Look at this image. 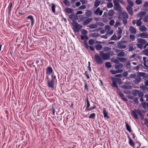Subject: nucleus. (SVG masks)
Returning <instances> with one entry per match:
<instances>
[{"mask_svg": "<svg viewBox=\"0 0 148 148\" xmlns=\"http://www.w3.org/2000/svg\"><path fill=\"white\" fill-rule=\"evenodd\" d=\"M114 12L112 10H110L108 13V15L110 16H112L114 14Z\"/></svg>", "mask_w": 148, "mask_h": 148, "instance_id": "nucleus-35", "label": "nucleus"}, {"mask_svg": "<svg viewBox=\"0 0 148 148\" xmlns=\"http://www.w3.org/2000/svg\"><path fill=\"white\" fill-rule=\"evenodd\" d=\"M127 1L130 6H131V7H132L133 6L134 3L131 0H127Z\"/></svg>", "mask_w": 148, "mask_h": 148, "instance_id": "nucleus-44", "label": "nucleus"}, {"mask_svg": "<svg viewBox=\"0 0 148 148\" xmlns=\"http://www.w3.org/2000/svg\"><path fill=\"white\" fill-rule=\"evenodd\" d=\"M73 27V30L75 32H79L83 26L75 21H73L72 24Z\"/></svg>", "mask_w": 148, "mask_h": 148, "instance_id": "nucleus-6", "label": "nucleus"}, {"mask_svg": "<svg viewBox=\"0 0 148 148\" xmlns=\"http://www.w3.org/2000/svg\"><path fill=\"white\" fill-rule=\"evenodd\" d=\"M88 42L90 45H92L94 43V41L93 39H90L89 40Z\"/></svg>", "mask_w": 148, "mask_h": 148, "instance_id": "nucleus-55", "label": "nucleus"}, {"mask_svg": "<svg viewBox=\"0 0 148 148\" xmlns=\"http://www.w3.org/2000/svg\"><path fill=\"white\" fill-rule=\"evenodd\" d=\"M96 108V106L95 105H94L93 107H90V108H88L86 110L87 111H89L91 110L95 109Z\"/></svg>", "mask_w": 148, "mask_h": 148, "instance_id": "nucleus-47", "label": "nucleus"}, {"mask_svg": "<svg viewBox=\"0 0 148 148\" xmlns=\"http://www.w3.org/2000/svg\"><path fill=\"white\" fill-rule=\"evenodd\" d=\"M81 33L83 35H85L87 33V31L85 29H83L82 30Z\"/></svg>", "mask_w": 148, "mask_h": 148, "instance_id": "nucleus-57", "label": "nucleus"}, {"mask_svg": "<svg viewBox=\"0 0 148 148\" xmlns=\"http://www.w3.org/2000/svg\"><path fill=\"white\" fill-rule=\"evenodd\" d=\"M63 2L66 6H69L70 5V2L68 0H64L63 1Z\"/></svg>", "mask_w": 148, "mask_h": 148, "instance_id": "nucleus-36", "label": "nucleus"}, {"mask_svg": "<svg viewBox=\"0 0 148 148\" xmlns=\"http://www.w3.org/2000/svg\"><path fill=\"white\" fill-rule=\"evenodd\" d=\"M125 55V52H120L117 55V56L119 57H122L124 56Z\"/></svg>", "mask_w": 148, "mask_h": 148, "instance_id": "nucleus-38", "label": "nucleus"}, {"mask_svg": "<svg viewBox=\"0 0 148 148\" xmlns=\"http://www.w3.org/2000/svg\"><path fill=\"white\" fill-rule=\"evenodd\" d=\"M86 101L87 106L86 109V110L88 108H89L90 106V103L89 101L88 97V96H87L86 97Z\"/></svg>", "mask_w": 148, "mask_h": 148, "instance_id": "nucleus-20", "label": "nucleus"}, {"mask_svg": "<svg viewBox=\"0 0 148 148\" xmlns=\"http://www.w3.org/2000/svg\"><path fill=\"white\" fill-rule=\"evenodd\" d=\"M99 53L100 56L104 60H109L110 55L112 56L114 55L113 52L112 51H109L106 53H104L103 51H100Z\"/></svg>", "mask_w": 148, "mask_h": 148, "instance_id": "nucleus-2", "label": "nucleus"}, {"mask_svg": "<svg viewBox=\"0 0 148 148\" xmlns=\"http://www.w3.org/2000/svg\"><path fill=\"white\" fill-rule=\"evenodd\" d=\"M123 67V65L121 63H119L118 65H115V68L116 69H119L122 68Z\"/></svg>", "mask_w": 148, "mask_h": 148, "instance_id": "nucleus-31", "label": "nucleus"}, {"mask_svg": "<svg viewBox=\"0 0 148 148\" xmlns=\"http://www.w3.org/2000/svg\"><path fill=\"white\" fill-rule=\"evenodd\" d=\"M117 37L115 34H114L110 38V40H117Z\"/></svg>", "mask_w": 148, "mask_h": 148, "instance_id": "nucleus-45", "label": "nucleus"}, {"mask_svg": "<svg viewBox=\"0 0 148 148\" xmlns=\"http://www.w3.org/2000/svg\"><path fill=\"white\" fill-rule=\"evenodd\" d=\"M94 58L95 61L97 64H101L103 63V61L102 58L98 53L95 54Z\"/></svg>", "mask_w": 148, "mask_h": 148, "instance_id": "nucleus-7", "label": "nucleus"}, {"mask_svg": "<svg viewBox=\"0 0 148 148\" xmlns=\"http://www.w3.org/2000/svg\"><path fill=\"white\" fill-rule=\"evenodd\" d=\"M138 76L139 77H143L145 76V73L144 72H138Z\"/></svg>", "mask_w": 148, "mask_h": 148, "instance_id": "nucleus-40", "label": "nucleus"}, {"mask_svg": "<svg viewBox=\"0 0 148 148\" xmlns=\"http://www.w3.org/2000/svg\"><path fill=\"white\" fill-rule=\"evenodd\" d=\"M53 70L51 67L48 66L46 69V74L48 75H50L53 72Z\"/></svg>", "mask_w": 148, "mask_h": 148, "instance_id": "nucleus-12", "label": "nucleus"}, {"mask_svg": "<svg viewBox=\"0 0 148 148\" xmlns=\"http://www.w3.org/2000/svg\"><path fill=\"white\" fill-rule=\"evenodd\" d=\"M143 20L145 22H148V15L145 16L144 17V19Z\"/></svg>", "mask_w": 148, "mask_h": 148, "instance_id": "nucleus-50", "label": "nucleus"}, {"mask_svg": "<svg viewBox=\"0 0 148 148\" xmlns=\"http://www.w3.org/2000/svg\"><path fill=\"white\" fill-rule=\"evenodd\" d=\"M113 33V31L111 30L110 32H108L106 33V36H109L112 34Z\"/></svg>", "mask_w": 148, "mask_h": 148, "instance_id": "nucleus-41", "label": "nucleus"}, {"mask_svg": "<svg viewBox=\"0 0 148 148\" xmlns=\"http://www.w3.org/2000/svg\"><path fill=\"white\" fill-rule=\"evenodd\" d=\"M95 48L97 50H100L102 49V47L101 45H95Z\"/></svg>", "mask_w": 148, "mask_h": 148, "instance_id": "nucleus-30", "label": "nucleus"}, {"mask_svg": "<svg viewBox=\"0 0 148 148\" xmlns=\"http://www.w3.org/2000/svg\"><path fill=\"white\" fill-rule=\"evenodd\" d=\"M103 113L104 118H109V116L108 115V112L106 110L105 108H103Z\"/></svg>", "mask_w": 148, "mask_h": 148, "instance_id": "nucleus-19", "label": "nucleus"}, {"mask_svg": "<svg viewBox=\"0 0 148 148\" xmlns=\"http://www.w3.org/2000/svg\"><path fill=\"white\" fill-rule=\"evenodd\" d=\"M112 61L116 64H118L119 62V61L117 59L114 58L113 60L112 59Z\"/></svg>", "mask_w": 148, "mask_h": 148, "instance_id": "nucleus-58", "label": "nucleus"}, {"mask_svg": "<svg viewBox=\"0 0 148 148\" xmlns=\"http://www.w3.org/2000/svg\"><path fill=\"white\" fill-rule=\"evenodd\" d=\"M125 126L127 130L130 132L132 131L131 128L126 122H125Z\"/></svg>", "mask_w": 148, "mask_h": 148, "instance_id": "nucleus-22", "label": "nucleus"}, {"mask_svg": "<svg viewBox=\"0 0 148 148\" xmlns=\"http://www.w3.org/2000/svg\"><path fill=\"white\" fill-rule=\"evenodd\" d=\"M138 43L136 44L137 47L140 49H143V46L145 45V46H147L148 44L145 39L142 38H138L137 40Z\"/></svg>", "mask_w": 148, "mask_h": 148, "instance_id": "nucleus-3", "label": "nucleus"}, {"mask_svg": "<svg viewBox=\"0 0 148 148\" xmlns=\"http://www.w3.org/2000/svg\"><path fill=\"white\" fill-rule=\"evenodd\" d=\"M114 23V20H111L110 21L109 24L111 26H113Z\"/></svg>", "mask_w": 148, "mask_h": 148, "instance_id": "nucleus-61", "label": "nucleus"}, {"mask_svg": "<svg viewBox=\"0 0 148 148\" xmlns=\"http://www.w3.org/2000/svg\"><path fill=\"white\" fill-rule=\"evenodd\" d=\"M69 18L72 20H74L75 19V14H71L69 16Z\"/></svg>", "mask_w": 148, "mask_h": 148, "instance_id": "nucleus-32", "label": "nucleus"}, {"mask_svg": "<svg viewBox=\"0 0 148 148\" xmlns=\"http://www.w3.org/2000/svg\"><path fill=\"white\" fill-rule=\"evenodd\" d=\"M81 39L82 40H87L88 39V38L86 35L85 36H81Z\"/></svg>", "mask_w": 148, "mask_h": 148, "instance_id": "nucleus-39", "label": "nucleus"}, {"mask_svg": "<svg viewBox=\"0 0 148 148\" xmlns=\"http://www.w3.org/2000/svg\"><path fill=\"white\" fill-rule=\"evenodd\" d=\"M120 61L122 62H124L127 60V59L124 58H119Z\"/></svg>", "mask_w": 148, "mask_h": 148, "instance_id": "nucleus-48", "label": "nucleus"}, {"mask_svg": "<svg viewBox=\"0 0 148 148\" xmlns=\"http://www.w3.org/2000/svg\"><path fill=\"white\" fill-rule=\"evenodd\" d=\"M123 18H127L128 17V15L126 12H123L122 13Z\"/></svg>", "mask_w": 148, "mask_h": 148, "instance_id": "nucleus-28", "label": "nucleus"}, {"mask_svg": "<svg viewBox=\"0 0 148 148\" xmlns=\"http://www.w3.org/2000/svg\"><path fill=\"white\" fill-rule=\"evenodd\" d=\"M105 66L106 67L108 68H111L112 66V65L111 64V63L110 62H107L105 64Z\"/></svg>", "mask_w": 148, "mask_h": 148, "instance_id": "nucleus-43", "label": "nucleus"}, {"mask_svg": "<svg viewBox=\"0 0 148 148\" xmlns=\"http://www.w3.org/2000/svg\"><path fill=\"white\" fill-rule=\"evenodd\" d=\"M119 0H113V2L114 4V5L119 4L118 2H119Z\"/></svg>", "mask_w": 148, "mask_h": 148, "instance_id": "nucleus-56", "label": "nucleus"}, {"mask_svg": "<svg viewBox=\"0 0 148 148\" xmlns=\"http://www.w3.org/2000/svg\"><path fill=\"white\" fill-rule=\"evenodd\" d=\"M86 16L88 18L91 17L92 16V11L90 10H87L85 13Z\"/></svg>", "mask_w": 148, "mask_h": 148, "instance_id": "nucleus-16", "label": "nucleus"}, {"mask_svg": "<svg viewBox=\"0 0 148 148\" xmlns=\"http://www.w3.org/2000/svg\"><path fill=\"white\" fill-rule=\"evenodd\" d=\"M136 24L137 26H140L142 24V22L141 21H139L137 20Z\"/></svg>", "mask_w": 148, "mask_h": 148, "instance_id": "nucleus-49", "label": "nucleus"}, {"mask_svg": "<svg viewBox=\"0 0 148 148\" xmlns=\"http://www.w3.org/2000/svg\"><path fill=\"white\" fill-rule=\"evenodd\" d=\"M114 9L115 10H117L119 12H121V8L119 4L114 5Z\"/></svg>", "mask_w": 148, "mask_h": 148, "instance_id": "nucleus-15", "label": "nucleus"}, {"mask_svg": "<svg viewBox=\"0 0 148 148\" xmlns=\"http://www.w3.org/2000/svg\"><path fill=\"white\" fill-rule=\"evenodd\" d=\"M118 95L121 97L122 99L125 102H126L127 101V99L125 97H124V95L123 94L122 92L121 91H119L117 92Z\"/></svg>", "mask_w": 148, "mask_h": 148, "instance_id": "nucleus-9", "label": "nucleus"}, {"mask_svg": "<svg viewBox=\"0 0 148 148\" xmlns=\"http://www.w3.org/2000/svg\"><path fill=\"white\" fill-rule=\"evenodd\" d=\"M127 138L129 139V143L130 145L131 146H134V143L132 139L130 138V137L129 136H127Z\"/></svg>", "mask_w": 148, "mask_h": 148, "instance_id": "nucleus-26", "label": "nucleus"}, {"mask_svg": "<svg viewBox=\"0 0 148 148\" xmlns=\"http://www.w3.org/2000/svg\"><path fill=\"white\" fill-rule=\"evenodd\" d=\"M79 20L83 22V25H86L90 23L92 20V18H88L87 16H84L82 15L79 16Z\"/></svg>", "mask_w": 148, "mask_h": 148, "instance_id": "nucleus-5", "label": "nucleus"}, {"mask_svg": "<svg viewBox=\"0 0 148 148\" xmlns=\"http://www.w3.org/2000/svg\"><path fill=\"white\" fill-rule=\"evenodd\" d=\"M136 3L137 4L139 5L142 3V1L141 0H136Z\"/></svg>", "mask_w": 148, "mask_h": 148, "instance_id": "nucleus-63", "label": "nucleus"}, {"mask_svg": "<svg viewBox=\"0 0 148 148\" xmlns=\"http://www.w3.org/2000/svg\"><path fill=\"white\" fill-rule=\"evenodd\" d=\"M128 72L127 71L124 72L122 75L124 77H126L128 75Z\"/></svg>", "mask_w": 148, "mask_h": 148, "instance_id": "nucleus-62", "label": "nucleus"}, {"mask_svg": "<svg viewBox=\"0 0 148 148\" xmlns=\"http://www.w3.org/2000/svg\"><path fill=\"white\" fill-rule=\"evenodd\" d=\"M122 33V30L120 27H118V31L117 32L118 35H121Z\"/></svg>", "mask_w": 148, "mask_h": 148, "instance_id": "nucleus-54", "label": "nucleus"}, {"mask_svg": "<svg viewBox=\"0 0 148 148\" xmlns=\"http://www.w3.org/2000/svg\"><path fill=\"white\" fill-rule=\"evenodd\" d=\"M113 6V4L110 2H108L107 3V7L108 8H112Z\"/></svg>", "mask_w": 148, "mask_h": 148, "instance_id": "nucleus-42", "label": "nucleus"}, {"mask_svg": "<svg viewBox=\"0 0 148 148\" xmlns=\"http://www.w3.org/2000/svg\"><path fill=\"white\" fill-rule=\"evenodd\" d=\"M103 12L102 10H100V8H98L94 11V13L96 15H97L99 14V15L101 16Z\"/></svg>", "mask_w": 148, "mask_h": 148, "instance_id": "nucleus-11", "label": "nucleus"}, {"mask_svg": "<svg viewBox=\"0 0 148 148\" xmlns=\"http://www.w3.org/2000/svg\"><path fill=\"white\" fill-rule=\"evenodd\" d=\"M98 27L97 24V23H92L89 25V27L90 29H94L97 28Z\"/></svg>", "mask_w": 148, "mask_h": 148, "instance_id": "nucleus-18", "label": "nucleus"}, {"mask_svg": "<svg viewBox=\"0 0 148 148\" xmlns=\"http://www.w3.org/2000/svg\"><path fill=\"white\" fill-rule=\"evenodd\" d=\"M97 26L99 25L100 26H103L104 25V24L101 22H99L97 23Z\"/></svg>", "mask_w": 148, "mask_h": 148, "instance_id": "nucleus-64", "label": "nucleus"}, {"mask_svg": "<svg viewBox=\"0 0 148 148\" xmlns=\"http://www.w3.org/2000/svg\"><path fill=\"white\" fill-rule=\"evenodd\" d=\"M123 42L120 41L119 42L117 45V47L119 49H124L126 48V46L123 44Z\"/></svg>", "mask_w": 148, "mask_h": 148, "instance_id": "nucleus-8", "label": "nucleus"}, {"mask_svg": "<svg viewBox=\"0 0 148 148\" xmlns=\"http://www.w3.org/2000/svg\"><path fill=\"white\" fill-rule=\"evenodd\" d=\"M57 82V80L56 79V76L52 74L51 75V80H48L47 82V84L49 87L54 89V83Z\"/></svg>", "mask_w": 148, "mask_h": 148, "instance_id": "nucleus-1", "label": "nucleus"}, {"mask_svg": "<svg viewBox=\"0 0 148 148\" xmlns=\"http://www.w3.org/2000/svg\"><path fill=\"white\" fill-rule=\"evenodd\" d=\"M135 91L139 97H142L143 96V92H140L137 90H135Z\"/></svg>", "mask_w": 148, "mask_h": 148, "instance_id": "nucleus-34", "label": "nucleus"}, {"mask_svg": "<svg viewBox=\"0 0 148 148\" xmlns=\"http://www.w3.org/2000/svg\"><path fill=\"white\" fill-rule=\"evenodd\" d=\"M128 13L131 15L132 16L133 15V12L132 11V9L129 10H127Z\"/></svg>", "mask_w": 148, "mask_h": 148, "instance_id": "nucleus-53", "label": "nucleus"}, {"mask_svg": "<svg viewBox=\"0 0 148 148\" xmlns=\"http://www.w3.org/2000/svg\"><path fill=\"white\" fill-rule=\"evenodd\" d=\"M134 78L135 79L134 81L135 83L136 84H138L140 82L141 80V78L139 77H135Z\"/></svg>", "mask_w": 148, "mask_h": 148, "instance_id": "nucleus-21", "label": "nucleus"}, {"mask_svg": "<svg viewBox=\"0 0 148 148\" xmlns=\"http://www.w3.org/2000/svg\"><path fill=\"white\" fill-rule=\"evenodd\" d=\"M111 49L110 48L108 47H103V51L105 52L107 51H110Z\"/></svg>", "mask_w": 148, "mask_h": 148, "instance_id": "nucleus-37", "label": "nucleus"}, {"mask_svg": "<svg viewBox=\"0 0 148 148\" xmlns=\"http://www.w3.org/2000/svg\"><path fill=\"white\" fill-rule=\"evenodd\" d=\"M27 19H30L31 21V26H33L34 23V19L32 15H29L27 17Z\"/></svg>", "mask_w": 148, "mask_h": 148, "instance_id": "nucleus-14", "label": "nucleus"}, {"mask_svg": "<svg viewBox=\"0 0 148 148\" xmlns=\"http://www.w3.org/2000/svg\"><path fill=\"white\" fill-rule=\"evenodd\" d=\"M51 10L52 12L55 13L56 12L55 11V8H56V6L53 3H51Z\"/></svg>", "mask_w": 148, "mask_h": 148, "instance_id": "nucleus-29", "label": "nucleus"}, {"mask_svg": "<svg viewBox=\"0 0 148 148\" xmlns=\"http://www.w3.org/2000/svg\"><path fill=\"white\" fill-rule=\"evenodd\" d=\"M86 8V6L85 5H82L79 7V10L84 9Z\"/></svg>", "mask_w": 148, "mask_h": 148, "instance_id": "nucleus-60", "label": "nucleus"}, {"mask_svg": "<svg viewBox=\"0 0 148 148\" xmlns=\"http://www.w3.org/2000/svg\"><path fill=\"white\" fill-rule=\"evenodd\" d=\"M65 10L66 12L68 14L72 13L73 12V10L69 8H65Z\"/></svg>", "mask_w": 148, "mask_h": 148, "instance_id": "nucleus-24", "label": "nucleus"}, {"mask_svg": "<svg viewBox=\"0 0 148 148\" xmlns=\"http://www.w3.org/2000/svg\"><path fill=\"white\" fill-rule=\"evenodd\" d=\"M142 107L144 109H146L147 108V103L146 102H144L142 103Z\"/></svg>", "mask_w": 148, "mask_h": 148, "instance_id": "nucleus-52", "label": "nucleus"}, {"mask_svg": "<svg viewBox=\"0 0 148 148\" xmlns=\"http://www.w3.org/2000/svg\"><path fill=\"white\" fill-rule=\"evenodd\" d=\"M111 79L112 80V83L111 85V86L112 87H114L116 88L117 89H118V86L117 85L116 82L115 81V80L113 79V77L111 78Z\"/></svg>", "mask_w": 148, "mask_h": 148, "instance_id": "nucleus-13", "label": "nucleus"}, {"mask_svg": "<svg viewBox=\"0 0 148 148\" xmlns=\"http://www.w3.org/2000/svg\"><path fill=\"white\" fill-rule=\"evenodd\" d=\"M100 3V1L97 0H96L94 3V6L96 8L99 5Z\"/></svg>", "mask_w": 148, "mask_h": 148, "instance_id": "nucleus-33", "label": "nucleus"}, {"mask_svg": "<svg viewBox=\"0 0 148 148\" xmlns=\"http://www.w3.org/2000/svg\"><path fill=\"white\" fill-rule=\"evenodd\" d=\"M140 36L141 38H148V35L145 32L141 33L140 34Z\"/></svg>", "mask_w": 148, "mask_h": 148, "instance_id": "nucleus-23", "label": "nucleus"}, {"mask_svg": "<svg viewBox=\"0 0 148 148\" xmlns=\"http://www.w3.org/2000/svg\"><path fill=\"white\" fill-rule=\"evenodd\" d=\"M95 116V114L94 113H92L89 116L88 118L89 119H94Z\"/></svg>", "mask_w": 148, "mask_h": 148, "instance_id": "nucleus-46", "label": "nucleus"}, {"mask_svg": "<svg viewBox=\"0 0 148 148\" xmlns=\"http://www.w3.org/2000/svg\"><path fill=\"white\" fill-rule=\"evenodd\" d=\"M129 31L132 34H136V29L132 26H130L129 27Z\"/></svg>", "mask_w": 148, "mask_h": 148, "instance_id": "nucleus-10", "label": "nucleus"}, {"mask_svg": "<svg viewBox=\"0 0 148 148\" xmlns=\"http://www.w3.org/2000/svg\"><path fill=\"white\" fill-rule=\"evenodd\" d=\"M132 115L135 119H138L137 114V113H138L140 116V118L142 120H143L144 119V116L142 112L139 109H137L132 110Z\"/></svg>", "mask_w": 148, "mask_h": 148, "instance_id": "nucleus-4", "label": "nucleus"}, {"mask_svg": "<svg viewBox=\"0 0 148 148\" xmlns=\"http://www.w3.org/2000/svg\"><path fill=\"white\" fill-rule=\"evenodd\" d=\"M147 29L145 26L143 25L139 27V30L141 32H145L147 30Z\"/></svg>", "mask_w": 148, "mask_h": 148, "instance_id": "nucleus-27", "label": "nucleus"}, {"mask_svg": "<svg viewBox=\"0 0 148 148\" xmlns=\"http://www.w3.org/2000/svg\"><path fill=\"white\" fill-rule=\"evenodd\" d=\"M143 52L146 56H148V49H145Z\"/></svg>", "mask_w": 148, "mask_h": 148, "instance_id": "nucleus-59", "label": "nucleus"}, {"mask_svg": "<svg viewBox=\"0 0 148 148\" xmlns=\"http://www.w3.org/2000/svg\"><path fill=\"white\" fill-rule=\"evenodd\" d=\"M146 14V12L145 11H142L140 12L138 14V16L140 17H142L143 16L145 15Z\"/></svg>", "mask_w": 148, "mask_h": 148, "instance_id": "nucleus-25", "label": "nucleus"}, {"mask_svg": "<svg viewBox=\"0 0 148 148\" xmlns=\"http://www.w3.org/2000/svg\"><path fill=\"white\" fill-rule=\"evenodd\" d=\"M135 36L133 34H131L130 35V38L133 41L135 39Z\"/></svg>", "mask_w": 148, "mask_h": 148, "instance_id": "nucleus-51", "label": "nucleus"}, {"mask_svg": "<svg viewBox=\"0 0 148 148\" xmlns=\"http://www.w3.org/2000/svg\"><path fill=\"white\" fill-rule=\"evenodd\" d=\"M113 78L119 85H121L122 84L121 79L118 78L113 77Z\"/></svg>", "mask_w": 148, "mask_h": 148, "instance_id": "nucleus-17", "label": "nucleus"}]
</instances>
